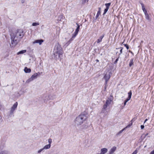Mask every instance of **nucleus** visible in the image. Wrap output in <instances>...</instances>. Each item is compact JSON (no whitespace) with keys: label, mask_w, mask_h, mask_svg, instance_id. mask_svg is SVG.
Returning <instances> with one entry per match:
<instances>
[{"label":"nucleus","mask_w":154,"mask_h":154,"mask_svg":"<svg viewBox=\"0 0 154 154\" xmlns=\"http://www.w3.org/2000/svg\"><path fill=\"white\" fill-rule=\"evenodd\" d=\"M23 35V31L21 29L17 30L13 34L11 35V42L12 46H15Z\"/></svg>","instance_id":"1"},{"label":"nucleus","mask_w":154,"mask_h":154,"mask_svg":"<svg viewBox=\"0 0 154 154\" xmlns=\"http://www.w3.org/2000/svg\"><path fill=\"white\" fill-rule=\"evenodd\" d=\"M53 52L55 58L56 59L59 58L60 59L62 56L63 51L62 48L58 43L55 45Z\"/></svg>","instance_id":"2"},{"label":"nucleus","mask_w":154,"mask_h":154,"mask_svg":"<svg viewBox=\"0 0 154 154\" xmlns=\"http://www.w3.org/2000/svg\"><path fill=\"white\" fill-rule=\"evenodd\" d=\"M113 96L112 95H110L108 97L106 101L105 104H104L103 106V107L102 109V112H107V113L109 112V111L110 105L113 102Z\"/></svg>","instance_id":"3"},{"label":"nucleus","mask_w":154,"mask_h":154,"mask_svg":"<svg viewBox=\"0 0 154 154\" xmlns=\"http://www.w3.org/2000/svg\"><path fill=\"white\" fill-rule=\"evenodd\" d=\"M87 119L86 115L82 114L77 117L75 121V125L78 126L81 125Z\"/></svg>","instance_id":"4"},{"label":"nucleus","mask_w":154,"mask_h":154,"mask_svg":"<svg viewBox=\"0 0 154 154\" xmlns=\"http://www.w3.org/2000/svg\"><path fill=\"white\" fill-rule=\"evenodd\" d=\"M77 27L74 32L72 35V38H70L69 40L65 44V46H67L71 43L72 41L73 40V39L75 38L77 35L80 29V26L78 24H77Z\"/></svg>","instance_id":"5"},{"label":"nucleus","mask_w":154,"mask_h":154,"mask_svg":"<svg viewBox=\"0 0 154 154\" xmlns=\"http://www.w3.org/2000/svg\"><path fill=\"white\" fill-rule=\"evenodd\" d=\"M104 79L105 80L106 84H107L108 81L109 80L112 74L111 72L109 70H106L104 73Z\"/></svg>","instance_id":"6"},{"label":"nucleus","mask_w":154,"mask_h":154,"mask_svg":"<svg viewBox=\"0 0 154 154\" xmlns=\"http://www.w3.org/2000/svg\"><path fill=\"white\" fill-rule=\"evenodd\" d=\"M18 105V103L17 102L15 103L13 106L11 107L10 111V115L11 116L13 114L14 112L15 109L17 108Z\"/></svg>","instance_id":"7"},{"label":"nucleus","mask_w":154,"mask_h":154,"mask_svg":"<svg viewBox=\"0 0 154 154\" xmlns=\"http://www.w3.org/2000/svg\"><path fill=\"white\" fill-rule=\"evenodd\" d=\"M38 73H34L33 75L31 77L28 79L26 81V82L29 83L30 82L32 81L33 80L36 79L37 78L38 76Z\"/></svg>","instance_id":"8"},{"label":"nucleus","mask_w":154,"mask_h":154,"mask_svg":"<svg viewBox=\"0 0 154 154\" xmlns=\"http://www.w3.org/2000/svg\"><path fill=\"white\" fill-rule=\"evenodd\" d=\"M51 146V145L50 144H47L45 145L43 148L40 149H39V153L44 151L45 149H49L50 148Z\"/></svg>","instance_id":"9"},{"label":"nucleus","mask_w":154,"mask_h":154,"mask_svg":"<svg viewBox=\"0 0 154 154\" xmlns=\"http://www.w3.org/2000/svg\"><path fill=\"white\" fill-rule=\"evenodd\" d=\"M117 149L116 147L114 146L112 147L109 151V154H113L116 151Z\"/></svg>","instance_id":"10"},{"label":"nucleus","mask_w":154,"mask_h":154,"mask_svg":"<svg viewBox=\"0 0 154 154\" xmlns=\"http://www.w3.org/2000/svg\"><path fill=\"white\" fill-rule=\"evenodd\" d=\"M128 98L127 99H126L125 101V102H126V103L131 98L132 95V92L131 91H130L128 93Z\"/></svg>","instance_id":"11"},{"label":"nucleus","mask_w":154,"mask_h":154,"mask_svg":"<svg viewBox=\"0 0 154 154\" xmlns=\"http://www.w3.org/2000/svg\"><path fill=\"white\" fill-rule=\"evenodd\" d=\"M128 98L127 99H126L125 101V102H126V103L131 98L132 95V92L131 91H130L128 93Z\"/></svg>","instance_id":"12"},{"label":"nucleus","mask_w":154,"mask_h":154,"mask_svg":"<svg viewBox=\"0 0 154 154\" xmlns=\"http://www.w3.org/2000/svg\"><path fill=\"white\" fill-rule=\"evenodd\" d=\"M50 100H53L56 98V95L53 94H48Z\"/></svg>","instance_id":"13"},{"label":"nucleus","mask_w":154,"mask_h":154,"mask_svg":"<svg viewBox=\"0 0 154 154\" xmlns=\"http://www.w3.org/2000/svg\"><path fill=\"white\" fill-rule=\"evenodd\" d=\"M100 153L102 154H105L108 151V149L106 148H103L100 150Z\"/></svg>","instance_id":"14"},{"label":"nucleus","mask_w":154,"mask_h":154,"mask_svg":"<svg viewBox=\"0 0 154 154\" xmlns=\"http://www.w3.org/2000/svg\"><path fill=\"white\" fill-rule=\"evenodd\" d=\"M140 4L142 6V9L143 10V11L144 12L145 15L146 14H147V11L145 9V7L143 4L142 3H141Z\"/></svg>","instance_id":"15"},{"label":"nucleus","mask_w":154,"mask_h":154,"mask_svg":"<svg viewBox=\"0 0 154 154\" xmlns=\"http://www.w3.org/2000/svg\"><path fill=\"white\" fill-rule=\"evenodd\" d=\"M24 72L26 73H30L31 72V69L30 68H28L27 67H25L24 69Z\"/></svg>","instance_id":"16"},{"label":"nucleus","mask_w":154,"mask_h":154,"mask_svg":"<svg viewBox=\"0 0 154 154\" xmlns=\"http://www.w3.org/2000/svg\"><path fill=\"white\" fill-rule=\"evenodd\" d=\"M104 37V35H103L101 36L97 40V41L96 42H97V43H99L100 42L102 41V39H103Z\"/></svg>","instance_id":"17"},{"label":"nucleus","mask_w":154,"mask_h":154,"mask_svg":"<svg viewBox=\"0 0 154 154\" xmlns=\"http://www.w3.org/2000/svg\"><path fill=\"white\" fill-rule=\"evenodd\" d=\"M44 100L45 102H47L48 100H50L48 94L46 95L44 97Z\"/></svg>","instance_id":"18"},{"label":"nucleus","mask_w":154,"mask_h":154,"mask_svg":"<svg viewBox=\"0 0 154 154\" xmlns=\"http://www.w3.org/2000/svg\"><path fill=\"white\" fill-rule=\"evenodd\" d=\"M0 154H10L9 152L6 150L2 151L0 152Z\"/></svg>","instance_id":"19"},{"label":"nucleus","mask_w":154,"mask_h":154,"mask_svg":"<svg viewBox=\"0 0 154 154\" xmlns=\"http://www.w3.org/2000/svg\"><path fill=\"white\" fill-rule=\"evenodd\" d=\"M26 52V50H23L20 51L19 52L17 53V55H18L21 54H23V53H25Z\"/></svg>","instance_id":"20"},{"label":"nucleus","mask_w":154,"mask_h":154,"mask_svg":"<svg viewBox=\"0 0 154 154\" xmlns=\"http://www.w3.org/2000/svg\"><path fill=\"white\" fill-rule=\"evenodd\" d=\"M100 8H99V10L97 11V15H96V18H97L99 17V16L100 15Z\"/></svg>","instance_id":"21"},{"label":"nucleus","mask_w":154,"mask_h":154,"mask_svg":"<svg viewBox=\"0 0 154 154\" xmlns=\"http://www.w3.org/2000/svg\"><path fill=\"white\" fill-rule=\"evenodd\" d=\"M125 128H124L122 129L119 132H118L116 134L117 136H118L120 135V134L122 133L123 131L125 130Z\"/></svg>","instance_id":"22"},{"label":"nucleus","mask_w":154,"mask_h":154,"mask_svg":"<svg viewBox=\"0 0 154 154\" xmlns=\"http://www.w3.org/2000/svg\"><path fill=\"white\" fill-rule=\"evenodd\" d=\"M133 59H131L130 60L129 64V66L130 67H131L133 64Z\"/></svg>","instance_id":"23"},{"label":"nucleus","mask_w":154,"mask_h":154,"mask_svg":"<svg viewBox=\"0 0 154 154\" xmlns=\"http://www.w3.org/2000/svg\"><path fill=\"white\" fill-rule=\"evenodd\" d=\"M88 1L89 0H82V4L84 5L88 3Z\"/></svg>","instance_id":"24"},{"label":"nucleus","mask_w":154,"mask_h":154,"mask_svg":"<svg viewBox=\"0 0 154 154\" xmlns=\"http://www.w3.org/2000/svg\"><path fill=\"white\" fill-rule=\"evenodd\" d=\"M111 3H106L105 4V5L106 6V8H108V9H109V7L111 5Z\"/></svg>","instance_id":"25"},{"label":"nucleus","mask_w":154,"mask_h":154,"mask_svg":"<svg viewBox=\"0 0 154 154\" xmlns=\"http://www.w3.org/2000/svg\"><path fill=\"white\" fill-rule=\"evenodd\" d=\"M145 18L146 20H150V17L149 16V14L148 13L145 14Z\"/></svg>","instance_id":"26"},{"label":"nucleus","mask_w":154,"mask_h":154,"mask_svg":"<svg viewBox=\"0 0 154 154\" xmlns=\"http://www.w3.org/2000/svg\"><path fill=\"white\" fill-rule=\"evenodd\" d=\"M148 133H146V134H143L142 135V136H141V138H142L143 139L145 138L146 137V136L147 135H148Z\"/></svg>","instance_id":"27"},{"label":"nucleus","mask_w":154,"mask_h":154,"mask_svg":"<svg viewBox=\"0 0 154 154\" xmlns=\"http://www.w3.org/2000/svg\"><path fill=\"white\" fill-rule=\"evenodd\" d=\"M52 142V139L51 138H49L48 139V144H50V145H51V144Z\"/></svg>","instance_id":"28"},{"label":"nucleus","mask_w":154,"mask_h":154,"mask_svg":"<svg viewBox=\"0 0 154 154\" xmlns=\"http://www.w3.org/2000/svg\"><path fill=\"white\" fill-rule=\"evenodd\" d=\"M38 25V23H32V26H35Z\"/></svg>","instance_id":"29"},{"label":"nucleus","mask_w":154,"mask_h":154,"mask_svg":"<svg viewBox=\"0 0 154 154\" xmlns=\"http://www.w3.org/2000/svg\"><path fill=\"white\" fill-rule=\"evenodd\" d=\"M132 125V120L131 121V123L129 124L128 125H127V126L125 128H128V127H129L131 126Z\"/></svg>","instance_id":"30"},{"label":"nucleus","mask_w":154,"mask_h":154,"mask_svg":"<svg viewBox=\"0 0 154 154\" xmlns=\"http://www.w3.org/2000/svg\"><path fill=\"white\" fill-rule=\"evenodd\" d=\"M38 43V39H37L35 40V41L33 42V44H34L35 43Z\"/></svg>","instance_id":"31"},{"label":"nucleus","mask_w":154,"mask_h":154,"mask_svg":"<svg viewBox=\"0 0 154 154\" xmlns=\"http://www.w3.org/2000/svg\"><path fill=\"white\" fill-rule=\"evenodd\" d=\"M108 9H108L107 8H106L105 9L104 11V12L103 13V14H105L108 11Z\"/></svg>","instance_id":"32"},{"label":"nucleus","mask_w":154,"mask_h":154,"mask_svg":"<svg viewBox=\"0 0 154 154\" xmlns=\"http://www.w3.org/2000/svg\"><path fill=\"white\" fill-rule=\"evenodd\" d=\"M120 48L121 49V50H120V53L119 54V55H120L122 53V50L123 49V48L120 47Z\"/></svg>","instance_id":"33"},{"label":"nucleus","mask_w":154,"mask_h":154,"mask_svg":"<svg viewBox=\"0 0 154 154\" xmlns=\"http://www.w3.org/2000/svg\"><path fill=\"white\" fill-rule=\"evenodd\" d=\"M63 17L62 16H60L59 17H58L59 19H58V20H59V21L61 20V19L63 18Z\"/></svg>","instance_id":"34"},{"label":"nucleus","mask_w":154,"mask_h":154,"mask_svg":"<svg viewBox=\"0 0 154 154\" xmlns=\"http://www.w3.org/2000/svg\"><path fill=\"white\" fill-rule=\"evenodd\" d=\"M43 42V40L42 39L39 40V45H40Z\"/></svg>","instance_id":"35"},{"label":"nucleus","mask_w":154,"mask_h":154,"mask_svg":"<svg viewBox=\"0 0 154 154\" xmlns=\"http://www.w3.org/2000/svg\"><path fill=\"white\" fill-rule=\"evenodd\" d=\"M124 46L126 47V48L127 49H129V47L128 46V45H127V44H124Z\"/></svg>","instance_id":"36"},{"label":"nucleus","mask_w":154,"mask_h":154,"mask_svg":"<svg viewBox=\"0 0 154 154\" xmlns=\"http://www.w3.org/2000/svg\"><path fill=\"white\" fill-rule=\"evenodd\" d=\"M105 86L104 87V90L105 91L106 90V87H107V84H106V82H105Z\"/></svg>","instance_id":"37"},{"label":"nucleus","mask_w":154,"mask_h":154,"mask_svg":"<svg viewBox=\"0 0 154 154\" xmlns=\"http://www.w3.org/2000/svg\"><path fill=\"white\" fill-rule=\"evenodd\" d=\"M137 150H135L134 151L132 154H137Z\"/></svg>","instance_id":"38"},{"label":"nucleus","mask_w":154,"mask_h":154,"mask_svg":"<svg viewBox=\"0 0 154 154\" xmlns=\"http://www.w3.org/2000/svg\"><path fill=\"white\" fill-rule=\"evenodd\" d=\"M144 126L143 125H141L140 126L141 128V129H143L144 128Z\"/></svg>","instance_id":"39"},{"label":"nucleus","mask_w":154,"mask_h":154,"mask_svg":"<svg viewBox=\"0 0 154 154\" xmlns=\"http://www.w3.org/2000/svg\"><path fill=\"white\" fill-rule=\"evenodd\" d=\"M150 154H154V149L151 152Z\"/></svg>","instance_id":"40"},{"label":"nucleus","mask_w":154,"mask_h":154,"mask_svg":"<svg viewBox=\"0 0 154 154\" xmlns=\"http://www.w3.org/2000/svg\"><path fill=\"white\" fill-rule=\"evenodd\" d=\"M25 1L26 0H21V2L22 4H23L25 2Z\"/></svg>","instance_id":"41"},{"label":"nucleus","mask_w":154,"mask_h":154,"mask_svg":"<svg viewBox=\"0 0 154 154\" xmlns=\"http://www.w3.org/2000/svg\"><path fill=\"white\" fill-rule=\"evenodd\" d=\"M118 60H119L118 58H117V59H116V60L115 61V63H116L117 62V61H118Z\"/></svg>","instance_id":"42"},{"label":"nucleus","mask_w":154,"mask_h":154,"mask_svg":"<svg viewBox=\"0 0 154 154\" xmlns=\"http://www.w3.org/2000/svg\"><path fill=\"white\" fill-rule=\"evenodd\" d=\"M147 120H148V119H146L145 120L144 123H145Z\"/></svg>","instance_id":"43"},{"label":"nucleus","mask_w":154,"mask_h":154,"mask_svg":"<svg viewBox=\"0 0 154 154\" xmlns=\"http://www.w3.org/2000/svg\"><path fill=\"white\" fill-rule=\"evenodd\" d=\"M126 103L125 102H124V106H125L126 105Z\"/></svg>","instance_id":"44"},{"label":"nucleus","mask_w":154,"mask_h":154,"mask_svg":"<svg viewBox=\"0 0 154 154\" xmlns=\"http://www.w3.org/2000/svg\"><path fill=\"white\" fill-rule=\"evenodd\" d=\"M129 52L131 53H132V52L131 51H130V50H129Z\"/></svg>","instance_id":"45"},{"label":"nucleus","mask_w":154,"mask_h":154,"mask_svg":"<svg viewBox=\"0 0 154 154\" xmlns=\"http://www.w3.org/2000/svg\"><path fill=\"white\" fill-rule=\"evenodd\" d=\"M40 64L41 65V61H40Z\"/></svg>","instance_id":"46"},{"label":"nucleus","mask_w":154,"mask_h":154,"mask_svg":"<svg viewBox=\"0 0 154 154\" xmlns=\"http://www.w3.org/2000/svg\"><path fill=\"white\" fill-rule=\"evenodd\" d=\"M42 73H43V72H41V74H42Z\"/></svg>","instance_id":"47"},{"label":"nucleus","mask_w":154,"mask_h":154,"mask_svg":"<svg viewBox=\"0 0 154 154\" xmlns=\"http://www.w3.org/2000/svg\"><path fill=\"white\" fill-rule=\"evenodd\" d=\"M96 154H102L101 153H97Z\"/></svg>","instance_id":"48"},{"label":"nucleus","mask_w":154,"mask_h":154,"mask_svg":"<svg viewBox=\"0 0 154 154\" xmlns=\"http://www.w3.org/2000/svg\"><path fill=\"white\" fill-rule=\"evenodd\" d=\"M97 60V61H99V60Z\"/></svg>","instance_id":"49"},{"label":"nucleus","mask_w":154,"mask_h":154,"mask_svg":"<svg viewBox=\"0 0 154 154\" xmlns=\"http://www.w3.org/2000/svg\"><path fill=\"white\" fill-rule=\"evenodd\" d=\"M118 49V48H116V49Z\"/></svg>","instance_id":"50"}]
</instances>
